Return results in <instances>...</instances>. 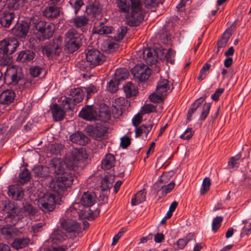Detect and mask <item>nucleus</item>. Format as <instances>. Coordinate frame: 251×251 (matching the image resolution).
<instances>
[{
	"mask_svg": "<svg viewBox=\"0 0 251 251\" xmlns=\"http://www.w3.org/2000/svg\"><path fill=\"white\" fill-rule=\"evenodd\" d=\"M19 45V41L15 38H5L0 41V50L3 54H11L15 51Z\"/></svg>",
	"mask_w": 251,
	"mask_h": 251,
	"instance_id": "1a4fd4ad",
	"label": "nucleus"
},
{
	"mask_svg": "<svg viewBox=\"0 0 251 251\" xmlns=\"http://www.w3.org/2000/svg\"><path fill=\"white\" fill-rule=\"evenodd\" d=\"M126 97L128 98L135 96L138 93V89L131 82H127L123 87Z\"/></svg>",
	"mask_w": 251,
	"mask_h": 251,
	"instance_id": "c756f323",
	"label": "nucleus"
},
{
	"mask_svg": "<svg viewBox=\"0 0 251 251\" xmlns=\"http://www.w3.org/2000/svg\"><path fill=\"white\" fill-rule=\"evenodd\" d=\"M210 64H209V63H205L203 66L202 67V68H201V71H200V75H199V76L198 77V79L199 80H202L205 77V72L208 71L209 69H210Z\"/></svg>",
	"mask_w": 251,
	"mask_h": 251,
	"instance_id": "e2e57ef3",
	"label": "nucleus"
},
{
	"mask_svg": "<svg viewBox=\"0 0 251 251\" xmlns=\"http://www.w3.org/2000/svg\"><path fill=\"white\" fill-rule=\"evenodd\" d=\"M14 12L1 11L0 13V24L5 28H9L15 19Z\"/></svg>",
	"mask_w": 251,
	"mask_h": 251,
	"instance_id": "4468645a",
	"label": "nucleus"
},
{
	"mask_svg": "<svg viewBox=\"0 0 251 251\" xmlns=\"http://www.w3.org/2000/svg\"><path fill=\"white\" fill-rule=\"evenodd\" d=\"M60 226L68 233L79 234L82 232L80 224L71 219H62Z\"/></svg>",
	"mask_w": 251,
	"mask_h": 251,
	"instance_id": "9b49d317",
	"label": "nucleus"
},
{
	"mask_svg": "<svg viewBox=\"0 0 251 251\" xmlns=\"http://www.w3.org/2000/svg\"><path fill=\"white\" fill-rule=\"evenodd\" d=\"M0 230L3 235H17L19 232L18 230L12 226H5Z\"/></svg>",
	"mask_w": 251,
	"mask_h": 251,
	"instance_id": "e433bc0d",
	"label": "nucleus"
},
{
	"mask_svg": "<svg viewBox=\"0 0 251 251\" xmlns=\"http://www.w3.org/2000/svg\"><path fill=\"white\" fill-rule=\"evenodd\" d=\"M130 1V9L131 11H141L142 4L140 0H129Z\"/></svg>",
	"mask_w": 251,
	"mask_h": 251,
	"instance_id": "5fc2aeb1",
	"label": "nucleus"
},
{
	"mask_svg": "<svg viewBox=\"0 0 251 251\" xmlns=\"http://www.w3.org/2000/svg\"><path fill=\"white\" fill-rule=\"evenodd\" d=\"M120 81H118L114 79H111L109 82L108 89L112 93H115L118 90V85Z\"/></svg>",
	"mask_w": 251,
	"mask_h": 251,
	"instance_id": "052dcab7",
	"label": "nucleus"
},
{
	"mask_svg": "<svg viewBox=\"0 0 251 251\" xmlns=\"http://www.w3.org/2000/svg\"><path fill=\"white\" fill-rule=\"evenodd\" d=\"M230 32H225L221 39L218 42L217 45L218 49L224 48L226 46L228 41L230 37Z\"/></svg>",
	"mask_w": 251,
	"mask_h": 251,
	"instance_id": "a19ab883",
	"label": "nucleus"
},
{
	"mask_svg": "<svg viewBox=\"0 0 251 251\" xmlns=\"http://www.w3.org/2000/svg\"><path fill=\"white\" fill-rule=\"evenodd\" d=\"M79 116L87 121H95L97 120V112L93 105H85L79 112Z\"/></svg>",
	"mask_w": 251,
	"mask_h": 251,
	"instance_id": "ddd939ff",
	"label": "nucleus"
},
{
	"mask_svg": "<svg viewBox=\"0 0 251 251\" xmlns=\"http://www.w3.org/2000/svg\"><path fill=\"white\" fill-rule=\"evenodd\" d=\"M70 140L73 143L84 146L88 144L90 139L81 131H76L70 136Z\"/></svg>",
	"mask_w": 251,
	"mask_h": 251,
	"instance_id": "2eb2a0df",
	"label": "nucleus"
},
{
	"mask_svg": "<svg viewBox=\"0 0 251 251\" xmlns=\"http://www.w3.org/2000/svg\"><path fill=\"white\" fill-rule=\"evenodd\" d=\"M144 189L139 191L135 195L131 200V204L136 205L139 204L146 201V194L144 192Z\"/></svg>",
	"mask_w": 251,
	"mask_h": 251,
	"instance_id": "f704fd0d",
	"label": "nucleus"
},
{
	"mask_svg": "<svg viewBox=\"0 0 251 251\" xmlns=\"http://www.w3.org/2000/svg\"><path fill=\"white\" fill-rule=\"evenodd\" d=\"M23 209L24 211L28 213L29 215L33 216L37 212L36 208L31 204L26 202L25 204L23 203Z\"/></svg>",
	"mask_w": 251,
	"mask_h": 251,
	"instance_id": "49530a36",
	"label": "nucleus"
},
{
	"mask_svg": "<svg viewBox=\"0 0 251 251\" xmlns=\"http://www.w3.org/2000/svg\"><path fill=\"white\" fill-rule=\"evenodd\" d=\"M87 156L82 148L75 149L72 151L70 156L66 158L64 162L59 159L53 158L50 160L48 167L50 172H52L57 175L63 172L65 166L70 170L76 171L81 167L83 159H87Z\"/></svg>",
	"mask_w": 251,
	"mask_h": 251,
	"instance_id": "f257e3e1",
	"label": "nucleus"
},
{
	"mask_svg": "<svg viewBox=\"0 0 251 251\" xmlns=\"http://www.w3.org/2000/svg\"><path fill=\"white\" fill-rule=\"evenodd\" d=\"M15 93L14 91L7 90L0 94V101L5 104H9L14 101Z\"/></svg>",
	"mask_w": 251,
	"mask_h": 251,
	"instance_id": "393cba45",
	"label": "nucleus"
},
{
	"mask_svg": "<svg viewBox=\"0 0 251 251\" xmlns=\"http://www.w3.org/2000/svg\"><path fill=\"white\" fill-rule=\"evenodd\" d=\"M131 139L127 136H125L121 138V146L124 149H126L130 144Z\"/></svg>",
	"mask_w": 251,
	"mask_h": 251,
	"instance_id": "338daca9",
	"label": "nucleus"
},
{
	"mask_svg": "<svg viewBox=\"0 0 251 251\" xmlns=\"http://www.w3.org/2000/svg\"><path fill=\"white\" fill-rule=\"evenodd\" d=\"M32 173L37 178H46L50 176V171L47 166H35L32 169Z\"/></svg>",
	"mask_w": 251,
	"mask_h": 251,
	"instance_id": "f3484780",
	"label": "nucleus"
},
{
	"mask_svg": "<svg viewBox=\"0 0 251 251\" xmlns=\"http://www.w3.org/2000/svg\"><path fill=\"white\" fill-rule=\"evenodd\" d=\"M115 158L111 154H107L101 161V167L105 170H109L115 166Z\"/></svg>",
	"mask_w": 251,
	"mask_h": 251,
	"instance_id": "bb28decb",
	"label": "nucleus"
},
{
	"mask_svg": "<svg viewBox=\"0 0 251 251\" xmlns=\"http://www.w3.org/2000/svg\"><path fill=\"white\" fill-rule=\"evenodd\" d=\"M86 132L91 136L100 138L104 136V130L101 126H89L86 128Z\"/></svg>",
	"mask_w": 251,
	"mask_h": 251,
	"instance_id": "7c9ffc66",
	"label": "nucleus"
},
{
	"mask_svg": "<svg viewBox=\"0 0 251 251\" xmlns=\"http://www.w3.org/2000/svg\"><path fill=\"white\" fill-rule=\"evenodd\" d=\"M114 177L111 175L104 176L101 181L100 188L102 191L109 190L113 186Z\"/></svg>",
	"mask_w": 251,
	"mask_h": 251,
	"instance_id": "2f4dec72",
	"label": "nucleus"
},
{
	"mask_svg": "<svg viewBox=\"0 0 251 251\" xmlns=\"http://www.w3.org/2000/svg\"><path fill=\"white\" fill-rule=\"evenodd\" d=\"M61 106L63 110H73V109L74 108L73 106V102L70 97L66 98L65 99L62 101Z\"/></svg>",
	"mask_w": 251,
	"mask_h": 251,
	"instance_id": "8fccbe9b",
	"label": "nucleus"
},
{
	"mask_svg": "<svg viewBox=\"0 0 251 251\" xmlns=\"http://www.w3.org/2000/svg\"><path fill=\"white\" fill-rule=\"evenodd\" d=\"M241 158V155L237 154L230 158L228 162V165L229 168L236 169L238 167L239 160Z\"/></svg>",
	"mask_w": 251,
	"mask_h": 251,
	"instance_id": "c03bdc74",
	"label": "nucleus"
},
{
	"mask_svg": "<svg viewBox=\"0 0 251 251\" xmlns=\"http://www.w3.org/2000/svg\"><path fill=\"white\" fill-rule=\"evenodd\" d=\"M29 24L25 22L17 23L12 28V31L14 36L19 38H25L28 33Z\"/></svg>",
	"mask_w": 251,
	"mask_h": 251,
	"instance_id": "f8f14e48",
	"label": "nucleus"
},
{
	"mask_svg": "<svg viewBox=\"0 0 251 251\" xmlns=\"http://www.w3.org/2000/svg\"><path fill=\"white\" fill-rule=\"evenodd\" d=\"M152 127V125H149L148 126L143 125L137 128L135 132L136 137L140 136L143 132L146 133L147 135L151 129Z\"/></svg>",
	"mask_w": 251,
	"mask_h": 251,
	"instance_id": "79ce46f5",
	"label": "nucleus"
},
{
	"mask_svg": "<svg viewBox=\"0 0 251 251\" xmlns=\"http://www.w3.org/2000/svg\"><path fill=\"white\" fill-rule=\"evenodd\" d=\"M169 81L167 79H164L159 81L156 87V92L159 94H162L166 92L169 88Z\"/></svg>",
	"mask_w": 251,
	"mask_h": 251,
	"instance_id": "ea45409f",
	"label": "nucleus"
},
{
	"mask_svg": "<svg viewBox=\"0 0 251 251\" xmlns=\"http://www.w3.org/2000/svg\"><path fill=\"white\" fill-rule=\"evenodd\" d=\"M82 35L77 31L72 28L66 34V44L64 50L68 53H73L77 50L81 46Z\"/></svg>",
	"mask_w": 251,
	"mask_h": 251,
	"instance_id": "20e7f679",
	"label": "nucleus"
},
{
	"mask_svg": "<svg viewBox=\"0 0 251 251\" xmlns=\"http://www.w3.org/2000/svg\"><path fill=\"white\" fill-rule=\"evenodd\" d=\"M128 76L129 73L128 71L125 68L117 69L115 74V80L118 81L126 79L128 77Z\"/></svg>",
	"mask_w": 251,
	"mask_h": 251,
	"instance_id": "c9c22d12",
	"label": "nucleus"
},
{
	"mask_svg": "<svg viewBox=\"0 0 251 251\" xmlns=\"http://www.w3.org/2000/svg\"><path fill=\"white\" fill-rule=\"evenodd\" d=\"M210 184V180L209 178L205 177L204 178L201 188V194L202 195L205 194L209 190Z\"/></svg>",
	"mask_w": 251,
	"mask_h": 251,
	"instance_id": "3c124183",
	"label": "nucleus"
},
{
	"mask_svg": "<svg viewBox=\"0 0 251 251\" xmlns=\"http://www.w3.org/2000/svg\"><path fill=\"white\" fill-rule=\"evenodd\" d=\"M143 111L145 113L154 112L156 111V106L151 104H145L143 107Z\"/></svg>",
	"mask_w": 251,
	"mask_h": 251,
	"instance_id": "0e129e2a",
	"label": "nucleus"
},
{
	"mask_svg": "<svg viewBox=\"0 0 251 251\" xmlns=\"http://www.w3.org/2000/svg\"><path fill=\"white\" fill-rule=\"evenodd\" d=\"M61 195L55 194L47 193L38 199L37 205L38 207L44 212L53 211L56 204H60Z\"/></svg>",
	"mask_w": 251,
	"mask_h": 251,
	"instance_id": "7ed1b4c3",
	"label": "nucleus"
},
{
	"mask_svg": "<svg viewBox=\"0 0 251 251\" xmlns=\"http://www.w3.org/2000/svg\"><path fill=\"white\" fill-rule=\"evenodd\" d=\"M50 188L51 191L57 194H61L67 188L66 186L56 177L55 181H52L50 183ZM60 195V194H59Z\"/></svg>",
	"mask_w": 251,
	"mask_h": 251,
	"instance_id": "cd10ccee",
	"label": "nucleus"
},
{
	"mask_svg": "<svg viewBox=\"0 0 251 251\" xmlns=\"http://www.w3.org/2000/svg\"><path fill=\"white\" fill-rule=\"evenodd\" d=\"M24 189L17 185L9 186L8 194L16 201H21L24 196Z\"/></svg>",
	"mask_w": 251,
	"mask_h": 251,
	"instance_id": "dca6fc26",
	"label": "nucleus"
},
{
	"mask_svg": "<svg viewBox=\"0 0 251 251\" xmlns=\"http://www.w3.org/2000/svg\"><path fill=\"white\" fill-rule=\"evenodd\" d=\"M29 242L30 239L28 238L22 236L14 239L11 245L13 249L19 250L27 247Z\"/></svg>",
	"mask_w": 251,
	"mask_h": 251,
	"instance_id": "aec40b11",
	"label": "nucleus"
},
{
	"mask_svg": "<svg viewBox=\"0 0 251 251\" xmlns=\"http://www.w3.org/2000/svg\"><path fill=\"white\" fill-rule=\"evenodd\" d=\"M64 240V236H50L44 243V251H65L67 246L61 245Z\"/></svg>",
	"mask_w": 251,
	"mask_h": 251,
	"instance_id": "6e6552de",
	"label": "nucleus"
},
{
	"mask_svg": "<svg viewBox=\"0 0 251 251\" xmlns=\"http://www.w3.org/2000/svg\"><path fill=\"white\" fill-rule=\"evenodd\" d=\"M175 183L174 181H171L169 184L167 185L163 186L161 187L162 194L163 196L166 195L168 193H170L175 187Z\"/></svg>",
	"mask_w": 251,
	"mask_h": 251,
	"instance_id": "13d9d810",
	"label": "nucleus"
},
{
	"mask_svg": "<svg viewBox=\"0 0 251 251\" xmlns=\"http://www.w3.org/2000/svg\"><path fill=\"white\" fill-rule=\"evenodd\" d=\"M86 61L82 60L80 64L84 65L85 63H89L91 68L102 64L106 60V57L97 49H88V51L86 53Z\"/></svg>",
	"mask_w": 251,
	"mask_h": 251,
	"instance_id": "423d86ee",
	"label": "nucleus"
},
{
	"mask_svg": "<svg viewBox=\"0 0 251 251\" xmlns=\"http://www.w3.org/2000/svg\"><path fill=\"white\" fill-rule=\"evenodd\" d=\"M6 7L11 10H16L19 8V1L18 0H7Z\"/></svg>",
	"mask_w": 251,
	"mask_h": 251,
	"instance_id": "09e8293b",
	"label": "nucleus"
},
{
	"mask_svg": "<svg viewBox=\"0 0 251 251\" xmlns=\"http://www.w3.org/2000/svg\"><path fill=\"white\" fill-rule=\"evenodd\" d=\"M116 3L121 12L127 13L130 10V4L126 0H116Z\"/></svg>",
	"mask_w": 251,
	"mask_h": 251,
	"instance_id": "4c0bfd02",
	"label": "nucleus"
},
{
	"mask_svg": "<svg viewBox=\"0 0 251 251\" xmlns=\"http://www.w3.org/2000/svg\"><path fill=\"white\" fill-rule=\"evenodd\" d=\"M164 50L165 49L162 47H160L159 48H156L155 49L154 55L156 56L155 59L156 60V62L157 60L159 59L160 60H162V59H164Z\"/></svg>",
	"mask_w": 251,
	"mask_h": 251,
	"instance_id": "bf43d9fd",
	"label": "nucleus"
},
{
	"mask_svg": "<svg viewBox=\"0 0 251 251\" xmlns=\"http://www.w3.org/2000/svg\"><path fill=\"white\" fill-rule=\"evenodd\" d=\"M223 221V218L222 216H217L213 219L212 223V230L214 233H216L221 226Z\"/></svg>",
	"mask_w": 251,
	"mask_h": 251,
	"instance_id": "37998d69",
	"label": "nucleus"
},
{
	"mask_svg": "<svg viewBox=\"0 0 251 251\" xmlns=\"http://www.w3.org/2000/svg\"><path fill=\"white\" fill-rule=\"evenodd\" d=\"M155 49L146 48L143 50V55L148 64L152 65L156 63V56L154 55Z\"/></svg>",
	"mask_w": 251,
	"mask_h": 251,
	"instance_id": "b1692460",
	"label": "nucleus"
},
{
	"mask_svg": "<svg viewBox=\"0 0 251 251\" xmlns=\"http://www.w3.org/2000/svg\"><path fill=\"white\" fill-rule=\"evenodd\" d=\"M19 177L24 182L28 181L30 178V173L27 169H24L19 174Z\"/></svg>",
	"mask_w": 251,
	"mask_h": 251,
	"instance_id": "680f3d73",
	"label": "nucleus"
},
{
	"mask_svg": "<svg viewBox=\"0 0 251 251\" xmlns=\"http://www.w3.org/2000/svg\"><path fill=\"white\" fill-rule=\"evenodd\" d=\"M64 149V146L60 144H54L51 145L50 148V151L55 155L61 154Z\"/></svg>",
	"mask_w": 251,
	"mask_h": 251,
	"instance_id": "603ef678",
	"label": "nucleus"
},
{
	"mask_svg": "<svg viewBox=\"0 0 251 251\" xmlns=\"http://www.w3.org/2000/svg\"><path fill=\"white\" fill-rule=\"evenodd\" d=\"M144 3L147 8L155 7L160 3L162 4L161 0H144Z\"/></svg>",
	"mask_w": 251,
	"mask_h": 251,
	"instance_id": "4d7b16f0",
	"label": "nucleus"
},
{
	"mask_svg": "<svg viewBox=\"0 0 251 251\" xmlns=\"http://www.w3.org/2000/svg\"><path fill=\"white\" fill-rule=\"evenodd\" d=\"M211 108V104L210 103H205L203 106L201 114L200 116V119L201 121H203L207 117L209 113Z\"/></svg>",
	"mask_w": 251,
	"mask_h": 251,
	"instance_id": "de8ad7c7",
	"label": "nucleus"
},
{
	"mask_svg": "<svg viewBox=\"0 0 251 251\" xmlns=\"http://www.w3.org/2000/svg\"><path fill=\"white\" fill-rule=\"evenodd\" d=\"M149 98L152 102L154 103L161 102L164 100L163 95L161 93L157 94L153 93L150 95Z\"/></svg>",
	"mask_w": 251,
	"mask_h": 251,
	"instance_id": "6e6d98bb",
	"label": "nucleus"
},
{
	"mask_svg": "<svg viewBox=\"0 0 251 251\" xmlns=\"http://www.w3.org/2000/svg\"><path fill=\"white\" fill-rule=\"evenodd\" d=\"M144 16L141 11H131V17L128 24L131 26H136L143 21Z\"/></svg>",
	"mask_w": 251,
	"mask_h": 251,
	"instance_id": "4be33fe9",
	"label": "nucleus"
},
{
	"mask_svg": "<svg viewBox=\"0 0 251 251\" xmlns=\"http://www.w3.org/2000/svg\"><path fill=\"white\" fill-rule=\"evenodd\" d=\"M127 32V27L126 26H122L118 31L117 40H122Z\"/></svg>",
	"mask_w": 251,
	"mask_h": 251,
	"instance_id": "69168bd1",
	"label": "nucleus"
},
{
	"mask_svg": "<svg viewBox=\"0 0 251 251\" xmlns=\"http://www.w3.org/2000/svg\"><path fill=\"white\" fill-rule=\"evenodd\" d=\"M41 68L38 66H34L30 68L29 73L33 77H37L41 73Z\"/></svg>",
	"mask_w": 251,
	"mask_h": 251,
	"instance_id": "774afa93",
	"label": "nucleus"
},
{
	"mask_svg": "<svg viewBox=\"0 0 251 251\" xmlns=\"http://www.w3.org/2000/svg\"><path fill=\"white\" fill-rule=\"evenodd\" d=\"M96 194L92 192H84L79 203L73 204L75 209L77 210L79 216L81 218L94 220L95 217L90 209L96 202Z\"/></svg>",
	"mask_w": 251,
	"mask_h": 251,
	"instance_id": "f03ea898",
	"label": "nucleus"
},
{
	"mask_svg": "<svg viewBox=\"0 0 251 251\" xmlns=\"http://www.w3.org/2000/svg\"><path fill=\"white\" fill-rule=\"evenodd\" d=\"M35 56V53L32 50H25L21 51L17 58V61L22 63L28 62L32 60Z\"/></svg>",
	"mask_w": 251,
	"mask_h": 251,
	"instance_id": "6ab92c4d",
	"label": "nucleus"
},
{
	"mask_svg": "<svg viewBox=\"0 0 251 251\" xmlns=\"http://www.w3.org/2000/svg\"><path fill=\"white\" fill-rule=\"evenodd\" d=\"M61 182L66 186V188L70 187L72 184L74 179V175L70 172L65 170L62 173L58 175L57 177Z\"/></svg>",
	"mask_w": 251,
	"mask_h": 251,
	"instance_id": "412c9836",
	"label": "nucleus"
},
{
	"mask_svg": "<svg viewBox=\"0 0 251 251\" xmlns=\"http://www.w3.org/2000/svg\"><path fill=\"white\" fill-rule=\"evenodd\" d=\"M131 73L134 78L140 82L147 80L151 74V70L145 65H137L131 69Z\"/></svg>",
	"mask_w": 251,
	"mask_h": 251,
	"instance_id": "9d476101",
	"label": "nucleus"
},
{
	"mask_svg": "<svg viewBox=\"0 0 251 251\" xmlns=\"http://www.w3.org/2000/svg\"><path fill=\"white\" fill-rule=\"evenodd\" d=\"M110 118V113L109 107L105 104L100 105L99 113H97V120L107 122Z\"/></svg>",
	"mask_w": 251,
	"mask_h": 251,
	"instance_id": "a211bd4d",
	"label": "nucleus"
},
{
	"mask_svg": "<svg viewBox=\"0 0 251 251\" xmlns=\"http://www.w3.org/2000/svg\"><path fill=\"white\" fill-rule=\"evenodd\" d=\"M11 73V79L12 83L17 84L19 81L22 80L24 78V75L22 70L20 68L17 69L12 68L9 70Z\"/></svg>",
	"mask_w": 251,
	"mask_h": 251,
	"instance_id": "c85d7f7f",
	"label": "nucleus"
},
{
	"mask_svg": "<svg viewBox=\"0 0 251 251\" xmlns=\"http://www.w3.org/2000/svg\"><path fill=\"white\" fill-rule=\"evenodd\" d=\"M71 99L73 102V107L83 99V91L80 88H75L70 92Z\"/></svg>",
	"mask_w": 251,
	"mask_h": 251,
	"instance_id": "a878e982",
	"label": "nucleus"
},
{
	"mask_svg": "<svg viewBox=\"0 0 251 251\" xmlns=\"http://www.w3.org/2000/svg\"><path fill=\"white\" fill-rule=\"evenodd\" d=\"M100 28L98 30L96 29L94 30V29L93 33H98L100 35H103L110 34L112 32V27L104 25V23L102 22L100 23Z\"/></svg>",
	"mask_w": 251,
	"mask_h": 251,
	"instance_id": "58836bf2",
	"label": "nucleus"
},
{
	"mask_svg": "<svg viewBox=\"0 0 251 251\" xmlns=\"http://www.w3.org/2000/svg\"><path fill=\"white\" fill-rule=\"evenodd\" d=\"M60 13V8L55 5L47 7L43 11V14L44 16L48 18H56Z\"/></svg>",
	"mask_w": 251,
	"mask_h": 251,
	"instance_id": "5701e85b",
	"label": "nucleus"
},
{
	"mask_svg": "<svg viewBox=\"0 0 251 251\" xmlns=\"http://www.w3.org/2000/svg\"><path fill=\"white\" fill-rule=\"evenodd\" d=\"M88 19L85 16L77 17L74 19L75 26L77 27L85 26L88 23Z\"/></svg>",
	"mask_w": 251,
	"mask_h": 251,
	"instance_id": "a18cd8bd",
	"label": "nucleus"
},
{
	"mask_svg": "<svg viewBox=\"0 0 251 251\" xmlns=\"http://www.w3.org/2000/svg\"><path fill=\"white\" fill-rule=\"evenodd\" d=\"M37 31L36 35L40 41L49 39L52 37L55 31L53 24L44 21H39L34 23Z\"/></svg>",
	"mask_w": 251,
	"mask_h": 251,
	"instance_id": "39448f33",
	"label": "nucleus"
},
{
	"mask_svg": "<svg viewBox=\"0 0 251 251\" xmlns=\"http://www.w3.org/2000/svg\"><path fill=\"white\" fill-rule=\"evenodd\" d=\"M175 51L172 49H169L164 56V59L167 63L173 64L174 63Z\"/></svg>",
	"mask_w": 251,
	"mask_h": 251,
	"instance_id": "864d4df0",
	"label": "nucleus"
},
{
	"mask_svg": "<svg viewBox=\"0 0 251 251\" xmlns=\"http://www.w3.org/2000/svg\"><path fill=\"white\" fill-rule=\"evenodd\" d=\"M52 113L53 118L56 121L62 120L64 118L65 114L64 110L56 103L52 105Z\"/></svg>",
	"mask_w": 251,
	"mask_h": 251,
	"instance_id": "473e14b6",
	"label": "nucleus"
},
{
	"mask_svg": "<svg viewBox=\"0 0 251 251\" xmlns=\"http://www.w3.org/2000/svg\"><path fill=\"white\" fill-rule=\"evenodd\" d=\"M102 6L99 1H95L87 9L88 14L95 16L99 15L102 10Z\"/></svg>",
	"mask_w": 251,
	"mask_h": 251,
	"instance_id": "72a5a7b5",
	"label": "nucleus"
},
{
	"mask_svg": "<svg viewBox=\"0 0 251 251\" xmlns=\"http://www.w3.org/2000/svg\"><path fill=\"white\" fill-rule=\"evenodd\" d=\"M63 39L60 36L55 37L49 44L43 48V53L49 57L59 55L63 46Z\"/></svg>",
	"mask_w": 251,
	"mask_h": 251,
	"instance_id": "0eeeda50",
	"label": "nucleus"
}]
</instances>
